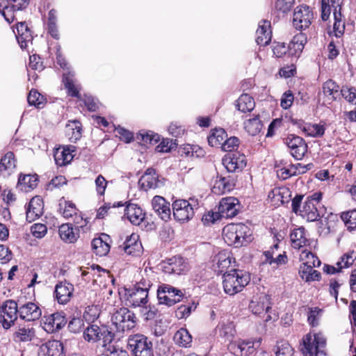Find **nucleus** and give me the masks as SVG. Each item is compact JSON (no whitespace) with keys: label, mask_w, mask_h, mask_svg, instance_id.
I'll list each match as a JSON object with an SVG mask.
<instances>
[{"label":"nucleus","mask_w":356,"mask_h":356,"mask_svg":"<svg viewBox=\"0 0 356 356\" xmlns=\"http://www.w3.org/2000/svg\"><path fill=\"white\" fill-rule=\"evenodd\" d=\"M222 236L228 245L236 248L241 247L252 239L249 227L242 223L227 225L222 229Z\"/></svg>","instance_id":"obj_1"},{"label":"nucleus","mask_w":356,"mask_h":356,"mask_svg":"<svg viewBox=\"0 0 356 356\" xmlns=\"http://www.w3.org/2000/svg\"><path fill=\"white\" fill-rule=\"evenodd\" d=\"M250 275L243 270L232 269L223 274L222 285L227 294L233 296L241 292L249 283Z\"/></svg>","instance_id":"obj_2"},{"label":"nucleus","mask_w":356,"mask_h":356,"mask_svg":"<svg viewBox=\"0 0 356 356\" xmlns=\"http://www.w3.org/2000/svg\"><path fill=\"white\" fill-rule=\"evenodd\" d=\"M326 339L322 333L306 334L302 340L300 350L304 356H318L324 354Z\"/></svg>","instance_id":"obj_3"},{"label":"nucleus","mask_w":356,"mask_h":356,"mask_svg":"<svg viewBox=\"0 0 356 356\" xmlns=\"http://www.w3.org/2000/svg\"><path fill=\"white\" fill-rule=\"evenodd\" d=\"M172 208L175 220L184 222L193 217L195 210L198 208V203L193 198L189 200L179 199L172 202Z\"/></svg>","instance_id":"obj_4"},{"label":"nucleus","mask_w":356,"mask_h":356,"mask_svg":"<svg viewBox=\"0 0 356 356\" xmlns=\"http://www.w3.org/2000/svg\"><path fill=\"white\" fill-rule=\"evenodd\" d=\"M111 322L116 332H122L135 327L136 316L127 308L121 307L113 314Z\"/></svg>","instance_id":"obj_5"},{"label":"nucleus","mask_w":356,"mask_h":356,"mask_svg":"<svg viewBox=\"0 0 356 356\" xmlns=\"http://www.w3.org/2000/svg\"><path fill=\"white\" fill-rule=\"evenodd\" d=\"M128 346L134 356H154L152 342L143 334L129 337Z\"/></svg>","instance_id":"obj_6"},{"label":"nucleus","mask_w":356,"mask_h":356,"mask_svg":"<svg viewBox=\"0 0 356 356\" xmlns=\"http://www.w3.org/2000/svg\"><path fill=\"white\" fill-rule=\"evenodd\" d=\"M18 314L20 318H22V315L18 312L16 302L12 300L5 301L0 307V322L3 327L8 329L14 325Z\"/></svg>","instance_id":"obj_7"},{"label":"nucleus","mask_w":356,"mask_h":356,"mask_svg":"<svg viewBox=\"0 0 356 356\" xmlns=\"http://www.w3.org/2000/svg\"><path fill=\"white\" fill-rule=\"evenodd\" d=\"M114 334L106 327H99L97 325H92L86 328L83 332V338L88 342H95L102 340L103 346L110 343L113 339Z\"/></svg>","instance_id":"obj_8"},{"label":"nucleus","mask_w":356,"mask_h":356,"mask_svg":"<svg viewBox=\"0 0 356 356\" xmlns=\"http://www.w3.org/2000/svg\"><path fill=\"white\" fill-rule=\"evenodd\" d=\"M183 293L181 290L168 284H162L157 289L159 303L172 306L181 301Z\"/></svg>","instance_id":"obj_9"},{"label":"nucleus","mask_w":356,"mask_h":356,"mask_svg":"<svg viewBox=\"0 0 356 356\" xmlns=\"http://www.w3.org/2000/svg\"><path fill=\"white\" fill-rule=\"evenodd\" d=\"M313 19L314 15L309 6H297L293 15V26L297 30H305L310 26Z\"/></svg>","instance_id":"obj_10"},{"label":"nucleus","mask_w":356,"mask_h":356,"mask_svg":"<svg viewBox=\"0 0 356 356\" xmlns=\"http://www.w3.org/2000/svg\"><path fill=\"white\" fill-rule=\"evenodd\" d=\"M261 343V338L242 340L231 343L229 346L230 351L237 356H248L252 354Z\"/></svg>","instance_id":"obj_11"},{"label":"nucleus","mask_w":356,"mask_h":356,"mask_svg":"<svg viewBox=\"0 0 356 356\" xmlns=\"http://www.w3.org/2000/svg\"><path fill=\"white\" fill-rule=\"evenodd\" d=\"M124 299L127 305L136 307H143L148 302V293L140 288L133 286L124 289Z\"/></svg>","instance_id":"obj_12"},{"label":"nucleus","mask_w":356,"mask_h":356,"mask_svg":"<svg viewBox=\"0 0 356 356\" xmlns=\"http://www.w3.org/2000/svg\"><path fill=\"white\" fill-rule=\"evenodd\" d=\"M284 143L290 149L291 156L300 160L307 152V145L302 138L296 135H289L284 138Z\"/></svg>","instance_id":"obj_13"},{"label":"nucleus","mask_w":356,"mask_h":356,"mask_svg":"<svg viewBox=\"0 0 356 356\" xmlns=\"http://www.w3.org/2000/svg\"><path fill=\"white\" fill-rule=\"evenodd\" d=\"M22 8V0H1L0 1V13L9 23L17 19L15 14Z\"/></svg>","instance_id":"obj_14"},{"label":"nucleus","mask_w":356,"mask_h":356,"mask_svg":"<svg viewBox=\"0 0 356 356\" xmlns=\"http://www.w3.org/2000/svg\"><path fill=\"white\" fill-rule=\"evenodd\" d=\"M339 86L332 80L325 81L322 88V92L318 95L320 101L323 104L328 106L340 96Z\"/></svg>","instance_id":"obj_15"},{"label":"nucleus","mask_w":356,"mask_h":356,"mask_svg":"<svg viewBox=\"0 0 356 356\" xmlns=\"http://www.w3.org/2000/svg\"><path fill=\"white\" fill-rule=\"evenodd\" d=\"M65 316L61 312H56L42 318L44 330L48 333H54L60 330L66 324Z\"/></svg>","instance_id":"obj_16"},{"label":"nucleus","mask_w":356,"mask_h":356,"mask_svg":"<svg viewBox=\"0 0 356 356\" xmlns=\"http://www.w3.org/2000/svg\"><path fill=\"white\" fill-rule=\"evenodd\" d=\"M222 163L230 172L241 171L246 165V158L244 154L238 152L226 155L222 159Z\"/></svg>","instance_id":"obj_17"},{"label":"nucleus","mask_w":356,"mask_h":356,"mask_svg":"<svg viewBox=\"0 0 356 356\" xmlns=\"http://www.w3.org/2000/svg\"><path fill=\"white\" fill-rule=\"evenodd\" d=\"M163 270L166 273L181 275L188 270V262L183 257L175 256L168 259L163 264Z\"/></svg>","instance_id":"obj_18"},{"label":"nucleus","mask_w":356,"mask_h":356,"mask_svg":"<svg viewBox=\"0 0 356 356\" xmlns=\"http://www.w3.org/2000/svg\"><path fill=\"white\" fill-rule=\"evenodd\" d=\"M290 238L293 248L299 250L306 248L311 249L312 243H314L307 238L305 229L303 227L293 229L290 234Z\"/></svg>","instance_id":"obj_19"},{"label":"nucleus","mask_w":356,"mask_h":356,"mask_svg":"<svg viewBox=\"0 0 356 356\" xmlns=\"http://www.w3.org/2000/svg\"><path fill=\"white\" fill-rule=\"evenodd\" d=\"M238 200L233 197L223 198L219 203L218 212L221 217L233 218L238 211Z\"/></svg>","instance_id":"obj_20"},{"label":"nucleus","mask_w":356,"mask_h":356,"mask_svg":"<svg viewBox=\"0 0 356 356\" xmlns=\"http://www.w3.org/2000/svg\"><path fill=\"white\" fill-rule=\"evenodd\" d=\"M152 207L155 213L163 220L167 221L171 215L170 204L164 197L156 195L152 200Z\"/></svg>","instance_id":"obj_21"},{"label":"nucleus","mask_w":356,"mask_h":356,"mask_svg":"<svg viewBox=\"0 0 356 356\" xmlns=\"http://www.w3.org/2000/svg\"><path fill=\"white\" fill-rule=\"evenodd\" d=\"M74 151L75 147L73 145L63 146L56 149L54 157L56 165L63 166L69 164L74 158Z\"/></svg>","instance_id":"obj_22"},{"label":"nucleus","mask_w":356,"mask_h":356,"mask_svg":"<svg viewBox=\"0 0 356 356\" xmlns=\"http://www.w3.org/2000/svg\"><path fill=\"white\" fill-rule=\"evenodd\" d=\"M271 38L270 22L268 20L259 22L256 31V42L257 44L263 47L266 46L271 41Z\"/></svg>","instance_id":"obj_23"},{"label":"nucleus","mask_w":356,"mask_h":356,"mask_svg":"<svg viewBox=\"0 0 356 356\" xmlns=\"http://www.w3.org/2000/svg\"><path fill=\"white\" fill-rule=\"evenodd\" d=\"M39 356H63V347L60 341L50 340L40 346Z\"/></svg>","instance_id":"obj_24"},{"label":"nucleus","mask_w":356,"mask_h":356,"mask_svg":"<svg viewBox=\"0 0 356 356\" xmlns=\"http://www.w3.org/2000/svg\"><path fill=\"white\" fill-rule=\"evenodd\" d=\"M43 213V202L42 200L38 197L35 196L33 197L28 205L26 211V220L29 222H31L32 221L38 219L40 216H42Z\"/></svg>","instance_id":"obj_25"},{"label":"nucleus","mask_w":356,"mask_h":356,"mask_svg":"<svg viewBox=\"0 0 356 356\" xmlns=\"http://www.w3.org/2000/svg\"><path fill=\"white\" fill-rule=\"evenodd\" d=\"M74 286L68 282H60L55 287V296L58 303L64 305L68 302L72 296Z\"/></svg>","instance_id":"obj_26"},{"label":"nucleus","mask_w":356,"mask_h":356,"mask_svg":"<svg viewBox=\"0 0 356 356\" xmlns=\"http://www.w3.org/2000/svg\"><path fill=\"white\" fill-rule=\"evenodd\" d=\"M123 249L127 254L138 256L143 252V246L137 234H131L123 243Z\"/></svg>","instance_id":"obj_27"},{"label":"nucleus","mask_w":356,"mask_h":356,"mask_svg":"<svg viewBox=\"0 0 356 356\" xmlns=\"http://www.w3.org/2000/svg\"><path fill=\"white\" fill-rule=\"evenodd\" d=\"M139 183L145 191L160 186L158 175L152 168H149L145 171V174L140 179Z\"/></svg>","instance_id":"obj_28"},{"label":"nucleus","mask_w":356,"mask_h":356,"mask_svg":"<svg viewBox=\"0 0 356 356\" xmlns=\"http://www.w3.org/2000/svg\"><path fill=\"white\" fill-rule=\"evenodd\" d=\"M124 216L133 225H139L145 218L142 209L135 204H129L125 209Z\"/></svg>","instance_id":"obj_29"},{"label":"nucleus","mask_w":356,"mask_h":356,"mask_svg":"<svg viewBox=\"0 0 356 356\" xmlns=\"http://www.w3.org/2000/svg\"><path fill=\"white\" fill-rule=\"evenodd\" d=\"M234 179L230 177L217 178L212 188V192L216 195H222L231 191L234 187Z\"/></svg>","instance_id":"obj_30"},{"label":"nucleus","mask_w":356,"mask_h":356,"mask_svg":"<svg viewBox=\"0 0 356 356\" xmlns=\"http://www.w3.org/2000/svg\"><path fill=\"white\" fill-rule=\"evenodd\" d=\"M82 276H88V278H92L95 282H97V277H103L104 279H108V281L113 282V279L110 276L109 272L102 269L99 266L92 265L90 267L87 268L86 270H83L81 273Z\"/></svg>","instance_id":"obj_31"},{"label":"nucleus","mask_w":356,"mask_h":356,"mask_svg":"<svg viewBox=\"0 0 356 356\" xmlns=\"http://www.w3.org/2000/svg\"><path fill=\"white\" fill-rule=\"evenodd\" d=\"M58 232L60 238L66 243H74L79 237V232L70 223L60 225Z\"/></svg>","instance_id":"obj_32"},{"label":"nucleus","mask_w":356,"mask_h":356,"mask_svg":"<svg viewBox=\"0 0 356 356\" xmlns=\"http://www.w3.org/2000/svg\"><path fill=\"white\" fill-rule=\"evenodd\" d=\"M300 216L308 221H315L318 219L319 214L316 205L314 204L312 200H306L304 202Z\"/></svg>","instance_id":"obj_33"},{"label":"nucleus","mask_w":356,"mask_h":356,"mask_svg":"<svg viewBox=\"0 0 356 356\" xmlns=\"http://www.w3.org/2000/svg\"><path fill=\"white\" fill-rule=\"evenodd\" d=\"M216 263V271L218 273L224 274L225 272H229L227 270L231 266L232 259L229 253L223 251L219 252L213 260Z\"/></svg>","instance_id":"obj_34"},{"label":"nucleus","mask_w":356,"mask_h":356,"mask_svg":"<svg viewBox=\"0 0 356 356\" xmlns=\"http://www.w3.org/2000/svg\"><path fill=\"white\" fill-rule=\"evenodd\" d=\"M74 74L71 72L64 73L63 82L65 88L67 90V94L72 97H79L80 87L75 83L74 79Z\"/></svg>","instance_id":"obj_35"},{"label":"nucleus","mask_w":356,"mask_h":356,"mask_svg":"<svg viewBox=\"0 0 356 356\" xmlns=\"http://www.w3.org/2000/svg\"><path fill=\"white\" fill-rule=\"evenodd\" d=\"M299 128L306 136L311 137H321L325 133L324 126L318 124L300 122Z\"/></svg>","instance_id":"obj_36"},{"label":"nucleus","mask_w":356,"mask_h":356,"mask_svg":"<svg viewBox=\"0 0 356 356\" xmlns=\"http://www.w3.org/2000/svg\"><path fill=\"white\" fill-rule=\"evenodd\" d=\"M42 311L35 302L24 304V321H33L40 318Z\"/></svg>","instance_id":"obj_37"},{"label":"nucleus","mask_w":356,"mask_h":356,"mask_svg":"<svg viewBox=\"0 0 356 356\" xmlns=\"http://www.w3.org/2000/svg\"><path fill=\"white\" fill-rule=\"evenodd\" d=\"M108 236L103 234L102 237L94 238L92 247L94 252L100 257L106 255L110 250V245L106 242Z\"/></svg>","instance_id":"obj_38"},{"label":"nucleus","mask_w":356,"mask_h":356,"mask_svg":"<svg viewBox=\"0 0 356 356\" xmlns=\"http://www.w3.org/2000/svg\"><path fill=\"white\" fill-rule=\"evenodd\" d=\"M58 211L65 218H73L79 212L73 202L67 201L63 197L59 200Z\"/></svg>","instance_id":"obj_39"},{"label":"nucleus","mask_w":356,"mask_h":356,"mask_svg":"<svg viewBox=\"0 0 356 356\" xmlns=\"http://www.w3.org/2000/svg\"><path fill=\"white\" fill-rule=\"evenodd\" d=\"M249 308L254 314L260 315L268 312L270 307L269 306L268 299L266 296L260 297L259 300H252L249 304Z\"/></svg>","instance_id":"obj_40"},{"label":"nucleus","mask_w":356,"mask_h":356,"mask_svg":"<svg viewBox=\"0 0 356 356\" xmlns=\"http://www.w3.org/2000/svg\"><path fill=\"white\" fill-rule=\"evenodd\" d=\"M312 248H306L301 250L300 259L302 262L300 266H309V267H318L321 265V261L318 258L312 254Z\"/></svg>","instance_id":"obj_41"},{"label":"nucleus","mask_w":356,"mask_h":356,"mask_svg":"<svg viewBox=\"0 0 356 356\" xmlns=\"http://www.w3.org/2000/svg\"><path fill=\"white\" fill-rule=\"evenodd\" d=\"M65 134L71 142H76L81 137V127L79 121L70 122L65 127Z\"/></svg>","instance_id":"obj_42"},{"label":"nucleus","mask_w":356,"mask_h":356,"mask_svg":"<svg viewBox=\"0 0 356 356\" xmlns=\"http://www.w3.org/2000/svg\"><path fill=\"white\" fill-rule=\"evenodd\" d=\"M244 129L251 136H256L259 134L263 128V124L259 115L245 120L243 123Z\"/></svg>","instance_id":"obj_43"},{"label":"nucleus","mask_w":356,"mask_h":356,"mask_svg":"<svg viewBox=\"0 0 356 356\" xmlns=\"http://www.w3.org/2000/svg\"><path fill=\"white\" fill-rule=\"evenodd\" d=\"M314 268L309 266H300L299 269L300 277L307 282L319 280L321 273Z\"/></svg>","instance_id":"obj_44"},{"label":"nucleus","mask_w":356,"mask_h":356,"mask_svg":"<svg viewBox=\"0 0 356 356\" xmlns=\"http://www.w3.org/2000/svg\"><path fill=\"white\" fill-rule=\"evenodd\" d=\"M254 106L255 103L253 98L248 94L241 95L237 100L236 107L243 113L250 112Z\"/></svg>","instance_id":"obj_45"},{"label":"nucleus","mask_w":356,"mask_h":356,"mask_svg":"<svg viewBox=\"0 0 356 356\" xmlns=\"http://www.w3.org/2000/svg\"><path fill=\"white\" fill-rule=\"evenodd\" d=\"M227 135L223 129H215L208 137V143L212 147H222Z\"/></svg>","instance_id":"obj_46"},{"label":"nucleus","mask_w":356,"mask_h":356,"mask_svg":"<svg viewBox=\"0 0 356 356\" xmlns=\"http://www.w3.org/2000/svg\"><path fill=\"white\" fill-rule=\"evenodd\" d=\"M217 329L219 330L220 337L225 338L228 341L233 339L236 332L234 325L230 321L220 322L217 326Z\"/></svg>","instance_id":"obj_47"},{"label":"nucleus","mask_w":356,"mask_h":356,"mask_svg":"<svg viewBox=\"0 0 356 356\" xmlns=\"http://www.w3.org/2000/svg\"><path fill=\"white\" fill-rule=\"evenodd\" d=\"M27 102L30 106L42 108L46 104V99L37 90H31L27 97Z\"/></svg>","instance_id":"obj_48"},{"label":"nucleus","mask_w":356,"mask_h":356,"mask_svg":"<svg viewBox=\"0 0 356 356\" xmlns=\"http://www.w3.org/2000/svg\"><path fill=\"white\" fill-rule=\"evenodd\" d=\"M174 340L180 346L187 347L192 342V337L186 329L181 328L175 333Z\"/></svg>","instance_id":"obj_49"},{"label":"nucleus","mask_w":356,"mask_h":356,"mask_svg":"<svg viewBox=\"0 0 356 356\" xmlns=\"http://www.w3.org/2000/svg\"><path fill=\"white\" fill-rule=\"evenodd\" d=\"M15 167V155L13 152H8L1 157L0 160V173L9 171Z\"/></svg>","instance_id":"obj_50"},{"label":"nucleus","mask_w":356,"mask_h":356,"mask_svg":"<svg viewBox=\"0 0 356 356\" xmlns=\"http://www.w3.org/2000/svg\"><path fill=\"white\" fill-rule=\"evenodd\" d=\"M275 353L276 356H293V349L288 341H280L275 348Z\"/></svg>","instance_id":"obj_51"},{"label":"nucleus","mask_w":356,"mask_h":356,"mask_svg":"<svg viewBox=\"0 0 356 356\" xmlns=\"http://www.w3.org/2000/svg\"><path fill=\"white\" fill-rule=\"evenodd\" d=\"M197 307V304L195 302L188 303V305H181L176 310V316L179 318H187Z\"/></svg>","instance_id":"obj_52"},{"label":"nucleus","mask_w":356,"mask_h":356,"mask_svg":"<svg viewBox=\"0 0 356 356\" xmlns=\"http://www.w3.org/2000/svg\"><path fill=\"white\" fill-rule=\"evenodd\" d=\"M334 22L333 24V29L335 32V35L337 37H340L344 31L345 29V24L341 20V15L340 10L339 11L337 10V8L334 11Z\"/></svg>","instance_id":"obj_53"},{"label":"nucleus","mask_w":356,"mask_h":356,"mask_svg":"<svg viewBox=\"0 0 356 356\" xmlns=\"http://www.w3.org/2000/svg\"><path fill=\"white\" fill-rule=\"evenodd\" d=\"M341 218L348 229L356 228V209L342 213Z\"/></svg>","instance_id":"obj_54"},{"label":"nucleus","mask_w":356,"mask_h":356,"mask_svg":"<svg viewBox=\"0 0 356 356\" xmlns=\"http://www.w3.org/2000/svg\"><path fill=\"white\" fill-rule=\"evenodd\" d=\"M356 259V252L351 251L344 254L340 261H339L336 265L339 266V268H345L351 266L355 260Z\"/></svg>","instance_id":"obj_55"},{"label":"nucleus","mask_w":356,"mask_h":356,"mask_svg":"<svg viewBox=\"0 0 356 356\" xmlns=\"http://www.w3.org/2000/svg\"><path fill=\"white\" fill-rule=\"evenodd\" d=\"M38 183L37 175H24V190H32L38 186Z\"/></svg>","instance_id":"obj_56"},{"label":"nucleus","mask_w":356,"mask_h":356,"mask_svg":"<svg viewBox=\"0 0 356 356\" xmlns=\"http://www.w3.org/2000/svg\"><path fill=\"white\" fill-rule=\"evenodd\" d=\"M238 138L234 136L226 138L221 149L224 152H232L238 147Z\"/></svg>","instance_id":"obj_57"},{"label":"nucleus","mask_w":356,"mask_h":356,"mask_svg":"<svg viewBox=\"0 0 356 356\" xmlns=\"http://www.w3.org/2000/svg\"><path fill=\"white\" fill-rule=\"evenodd\" d=\"M31 232L35 238H42L46 235L47 228L44 224L35 223L31 227Z\"/></svg>","instance_id":"obj_58"},{"label":"nucleus","mask_w":356,"mask_h":356,"mask_svg":"<svg viewBox=\"0 0 356 356\" xmlns=\"http://www.w3.org/2000/svg\"><path fill=\"white\" fill-rule=\"evenodd\" d=\"M295 0H277L275 2V8L283 13L289 12L293 6Z\"/></svg>","instance_id":"obj_59"},{"label":"nucleus","mask_w":356,"mask_h":356,"mask_svg":"<svg viewBox=\"0 0 356 356\" xmlns=\"http://www.w3.org/2000/svg\"><path fill=\"white\" fill-rule=\"evenodd\" d=\"M341 95L348 102H353L356 99V89L353 87L343 86L341 89Z\"/></svg>","instance_id":"obj_60"},{"label":"nucleus","mask_w":356,"mask_h":356,"mask_svg":"<svg viewBox=\"0 0 356 356\" xmlns=\"http://www.w3.org/2000/svg\"><path fill=\"white\" fill-rule=\"evenodd\" d=\"M183 153L186 156H200L203 155V150L198 146L187 145L183 147Z\"/></svg>","instance_id":"obj_61"},{"label":"nucleus","mask_w":356,"mask_h":356,"mask_svg":"<svg viewBox=\"0 0 356 356\" xmlns=\"http://www.w3.org/2000/svg\"><path fill=\"white\" fill-rule=\"evenodd\" d=\"M293 95L291 91H286L282 96L280 105L282 108L288 109L293 102Z\"/></svg>","instance_id":"obj_62"},{"label":"nucleus","mask_w":356,"mask_h":356,"mask_svg":"<svg viewBox=\"0 0 356 356\" xmlns=\"http://www.w3.org/2000/svg\"><path fill=\"white\" fill-rule=\"evenodd\" d=\"M292 169L294 172V176L300 175L306 173L307 171L310 170L313 168L312 163H308L307 165H303L302 163H298L296 164L291 165Z\"/></svg>","instance_id":"obj_63"},{"label":"nucleus","mask_w":356,"mask_h":356,"mask_svg":"<svg viewBox=\"0 0 356 356\" xmlns=\"http://www.w3.org/2000/svg\"><path fill=\"white\" fill-rule=\"evenodd\" d=\"M83 326V321L80 318H72L68 325L69 330L74 333L79 332Z\"/></svg>","instance_id":"obj_64"}]
</instances>
